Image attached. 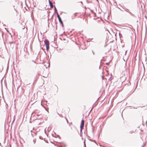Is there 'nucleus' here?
<instances>
[{"label": "nucleus", "instance_id": "1", "mask_svg": "<svg viewBox=\"0 0 147 147\" xmlns=\"http://www.w3.org/2000/svg\"><path fill=\"white\" fill-rule=\"evenodd\" d=\"M44 42L46 46L47 50V51H48L49 48V41L48 40L45 39L44 41Z\"/></svg>", "mask_w": 147, "mask_h": 147}, {"label": "nucleus", "instance_id": "2", "mask_svg": "<svg viewBox=\"0 0 147 147\" xmlns=\"http://www.w3.org/2000/svg\"><path fill=\"white\" fill-rule=\"evenodd\" d=\"M84 125V121L83 119L81 121V124L80 125V127L81 128V131H82Z\"/></svg>", "mask_w": 147, "mask_h": 147}, {"label": "nucleus", "instance_id": "3", "mask_svg": "<svg viewBox=\"0 0 147 147\" xmlns=\"http://www.w3.org/2000/svg\"><path fill=\"white\" fill-rule=\"evenodd\" d=\"M57 17L58 18L59 22H60V23H61V24L63 25V22L61 20V19L60 16L58 14H57Z\"/></svg>", "mask_w": 147, "mask_h": 147}, {"label": "nucleus", "instance_id": "4", "mask_svg": "<svg viewBox=\"0 0 147 147\" xmlns=\"http://www.w3.org/2000/svg\"><path fill=\"white\" fill-rule=\"evenodd\" d=\"M49 3L51 7V8H53V6L52 3L51 1H49Z\"/></svg>", "mask_w": 147, "mask_h": 147}]
</instances>
